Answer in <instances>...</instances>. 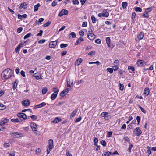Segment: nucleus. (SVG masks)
Returning a JSON list of instances; mask_svg holds the SVG:
<instances>
[{
  "label": "nucleus",
  "instance_id": "nucleus-19",
  "mask_svg": "<svg viewBox=\"0 0 156 156\" xmlns=\"http://www.w3.org/2000/svg\"><path fill=\"white\" fill-rule=\"evenodd\" d=\"M82 62V59L81 58H79L75 62V65L76 66H78L81 64Z\"/></svg>",
  "mask_w": 156,
  "mask_h": 156
},
{
  "label": "nucleus",
  "instance_id": "nucleus-51",
  "mask_svg": "<svg viewBox=\"0 0 156 156\" xmlns=\"http://www.w3.org/2000/svg\"><path fill=\"white\" fill-rule=\"evenodd\" d=\"M136 13L134 12L132 13L131 18L133 20H134L135 18Z\"/></svg>",
  "mask_w": 156,
  "mask_h": 156
},
{
  "label": "nucleus",
  "instance_id": "nucleus-41",
  "mask_svg": "<svg viewBox=\"0 0 156 156\" xmlns=\"http://www.w3.org/2000/svg\"><path fill=\"white\" fill-rule=\"evenodd\" d=\"M51 23V22L49 21H48L46 23H45V24L43 25V26L44 27H48V26H49Z\"/></svg>",
  "mask_w": 156,
  "mask_h": 156
},
{
  "label": "nucleus",
  "instance_id": "nucleus-39",
  "mask_svg": "<svg viewBox=\"0 0 156 156\" xmlns=\"http://www.w3.org/2000/svg\"><path fill=\"white\" fill-rule=\"evenodd\" d=\"M33 76L34 77H35L36 78L37 80H38L40 78L39 75H38L37 73L34 74Z\"/></svg>",
  "mask_w": 156,
  "mask_h": 156
},
{
  "label": "nucleus",
  "instance_id": "nucleus-47",
  "mask_svg": "<svg viewBox=\"0 0 156 156\" xmlns=\"http://www.w3.org/2000/svg\"><path fill=\"white\" fill-rule=\"evenodd\" d=\"M72 2L73 4L74 5H78L79 3V2L78 0H73Z\"/></svg>",
  "mask_w": 156,
  "mask_h": 156
},
{
  "label": "nucleus",
  "instance_id": "nucleus-36",
  "mask_svg": "<svg viewBox=\"0 0 156 156\" xmlns=\"http://www.w3.org/2000/svg\"><path fill=\"white\" fill-rule=\"evenodd\" d=\"M52 91L54 92V93H55V92H57L56 94H58L59 90L56 87H53L52 89Z\"/></svg>",
  "mask_w": 156,
  "mask_h": 156
},
{
  "label": "nucleus",
  "instance_id": "nucleus-18",
  "mask_svg": "<svg viewBox=\"0 0 156 156\" xmlns=\"http://www.w3.org/2000/svg\"><path fill=\"white\" fill-rule=\"evenodd\" d=\"M84 40L82 37H80L76 42L75 45H78L80 44L81 42L82 41H84Z\"/></svg>",
  "mask_w": 156,
  "mask_h": 156
},
{
  "label": "nucleus",
  "instance_id": "nucleus-26",
  "mask_svg": "<svg viewBox=\"0 0 156 156\" xmlns=\"http://www.w3.org/2000/svg\"><path fill=\"white\" fill-rule=\"evenodd\" d=\"M19 81L17 79L15 80L13 85V88L15 89L17 87Z\"/></svg>",
  "mask_w": 156,
  "mask_h": 156
},
{
  "label": "nucleus",
  "instance_id": "nucleus-13",
  "mask_svg": "<svg viewBox=\"0 0 156 156\" xmlns=\"http://www.w3.org/2000/svg\"><path fill=\"white\" fill-rule=\"evenodd\" d=\"M22 103L23 105L25 106H27L30 104V101L28 99L23 100L22 101Z\"/></svg>",
  "mask_w": 156,
  "mask_h": 156
},
{
  "label": "nucleus",
  "instance_id": "nucleus-33",
  "mask_svg": "<svg viewBox=\"0 0 156 156\" xmlns=\"http://www.w3.org/2000/svg\"><path fill=\"white\" fill-rule=\"evenodd\" d=\"M27 5V4L25 2H23L22 3L20 6V8L22 9L24 7H26Z\"/></svg>",
  "mask_w": 156,
  "mask_h": 156
},
{
  "label": "nucleus",
  "instance_id": "nucleus-15",
  "mask_svg": "<svg viewBox=\"0 0 156 156\" xmlns=\"http://www.w3.org/2000/svg\"><path fill=\"white\" fill-rule=\"evenodd\" d=\"M23 44L20 43L15 49V51L17 53H19L21 47L22 46Z\"/></svg>",
  "mask_w": 156,
  "mask_h": 156
},
{
  "label": "nucleus",
  "instance_id": "nucleus-42",
  "mask_svg": "<svg viewBox=\"0 0 156 156\" xmlns=\"http://www.w3.org/2000/svg\"><path fill=\"white\" fill-rule=\"evenodd\" d=\"M5 108V107L4 105L2 104H1L0 105V109L4 110Z\"/></svg>",
  "mask_w": 156,
  "mask_h": 156
},
{
  "label": "nucleus",
  "instance_id": "nucleus-53",
  "mask_svg": "<svg viewBox=\"0 0 156 156\" xmlns=\"http://www.w3.org/2000/svg\"><path fill=\"white\" fill-rule=\"evenodd\" d=\"M79 34L81 37L83 36L84 35V32L82 30H80L79 32Z\"/></svg>",
  "mask_w": 156,
  "mask_h": 156
},
{
  "label": "nucleus",
  "instance_id": "nucleus-30",
  "mask_svg": "<svg viewBox=\"0 0 156 156\" xmlns=\"http://www.w3.org/2000/svg\"><path fill=\"white\" fill-rule=\"evenodd\" d=\"M127 5L128 4L126 2H124L122 3V5L123 9L126 8Z\"/></svg>",
  "mask_w": 156,
  "mask_h": 156
},
{
  "label": "nucleus",
  "instance_id": "nucleus-1",
  "mask_svg": "<svg viewBox=\"0 0 156 156\" xmlns=\"http://www.w3.org/2000/svg\"><path fill=\"white\" fill-rule=\"evenodd\" d=\"M12 75V70L9 68H7L3 71L1 74V76L3 79H7L10 78Z\"/></svg>",
  "mask_w": 156,
  "mask_h": 156
},
{
  "label": "nucleus",
  "instance_id": "nucleus-52",
  "mask_svg": "<svg viewBox=\"0 0 156 156\" xmlns=\"http://www.w3.org/2000/svg\"><path fill=\"white\" fill-rule=\"evenodd\" d=\"M112 132L111 131L108 132L107 133V137H111L112 134Z\"/></svg>",
  "mask_w": 156,
  "mask_h": 156
},
{
  "label": "nucleus",
  "instance_id": "nucleus-21",
  "mask_svg": "<svg viewBox=\"0 0 156 156\" xmlns=\"http://www.w3.org/2000/svg\"><path fill=\"white\" fill-rule=\"evenodd\" d=\"M144 37V33L143 32H140L137 36V38L139 40L142 39Z\"/></svg>",
  "mask_w": 156,
  "mask_h": 156
},
{
  "label": "nucleus",
  "instance_id": "nucleus-60",
  "mask_svg": "<svg viewBox=\"0 0 156 156\" xmlns=\"http://www.w3.org/2000/svg\"><path fill=\"white\" fill-rule=\"evenodd\" d=\"M143 17L146 18H148L149 17V15L148 14V13H143L142 15Z\"/></svg>",
  "mask_w": 156,
  "mask_h": 156
},
{
  "label": "nucleus",
  "instance_id": "nucleus-2",
  "mask_svg": "<svg viewBox=\"0 0 156 156\" xmlns=\"http://www.w3.org/2000/svg\"><path fill=\"white\" fill-rule=\"evenodd\" d=\"M53 142V140L52 139H50L48 140L49 145H48V148L47 150V154H49L51 150L54 147Z\"/></svg>",
  "mask_w": 156,
  "mask_h": 156
},
{
  "label": "nucleus",
  "instance_id": "nucleus-54",
  "mask_svg": "<svg viewBox=\"0 0 156 156\" xmlns=\"http://www.w3.org/2000/svg\"><path fill=\"white\" fill-rule=\"evenodd\" d=\"M95 42L97 44H100L101 43V41L100 39H98L95 40Z\"/></svg>",
  "mask_w": 156,
  "mask_h": 156
},
{
  "label": "nucleus",
  "instance_id": "nucleus-9",
  "mask_svg": "<svg viewBox=\"0 0 156 156\" xmlns=\"http://www.w3.org/2000/svg\"><path fill=\"white\" fill-rule=\"evenodd\" d=\"M133 133H136L137 136H140L142 133V131L139 127H136L133 131Z\"/></svg>",
  "mask_w": 156,
  "mask_h": 156
},
{
  "label": "nucleus",
  "instance_id": "nucleus-34",
  "mask_svg": "<svg viewBox=\"0 0 156 156\" xmlns=\"http://www.w3.org/2000/svg\"><path fill=\"white\" fill-rule=\"evenodd\" d=\"M31 35V33H28L26 35L24 36V39H25L28 38L29 37H30Z\"/></svg>",
  "mask_w": 156,
  "mask_h": 156
},
{
  "label": "nucleus",
  "instance_id": "nucleus-32",
  "mask_svg": "<svg viewBox=\"0 0 156 156\" xmlns=\"http://www.w3.org/2000/svg\"><path fill=\"white\" fill-rule=\"evenodd\" d=\"M91 19L92 20V22L93 23H96V18L94 17V15H92L91 17Z\"/></svg>",
  "mask_w": 156,
  "mask_h": 156
},
{
  "label": "nucleus",
  "instance_id": "nucleus-49",
  "mask_svg": "<svg viewBox=\"0 0 156 156\" xmlns=\"http://www.w3.org/2000/svg\"><path fill=\"white\" fill-rule=\"evenodd\" d=\"M68 44H60V47L61 48H66L67 47Z\"/></svg>",
  "mask_w": 156,
  "mask_h": 156
},
{
  "label": "nucleus",
  "instance_id": "nucleus-56",
  "mask_svg": "<svg viewBox=\"0 0 156 156\" xmlns=\"http://www.w3.org/2000/svg\"><path fill=\"white\" fill-rule=\"evenodd\" d=\"M4 147L6 148L9 147L10 145L9 143H5L4 144Z\"/></svg>",
  "mask_w": 156,
  "mask_h": 156
},
{
  "label": "nucleus",
  "instance_id": "nucleus-46",
  "mask_svg": "<svg viewBox=\"0 0 156 156\" xmlns=\"http://www.w3.org/2000/svg\"><path fill=\"white\" fill-rule=\"evenodd\" d=\"M107 70L110 73H112L113 72V69L112 68H108L107 69Z\"/></svg>",
  "mask_w": 156,
  "mask_h": 156
},
{
  "label": "nucleus",
  "instance_id": "nucleus-23",
  "mask_svg": "<svg viewBox=\"0 0 156 156\" xmlns=\"http://www.w3.org/2000/svg\"><path fill=\"white\" fill-rule=\"evenodd\" d=\"M107 44L108 47H110V43L111 42L110 38L109 37H107L106 39Z\"/></svg>",
  "mask_w": 156,
  "mask_h": 156
},
{
  "label": "nucleus",
  "instance_id": "nucleus-28",
  "mask_svg": "<svg viewBox=\"0 0 156 156\" xmlns=\"http://www.w3.org/2000/svg\"><path fill=\"white\" fill-rule=\"evenodd\" d=\"M41 6L40 3H37L34 6V11H37L38 10V8Z\"/></svg>",
  "mask_w": 156,
  "mask_h": 156
},
{
  "label": "nucleus",
  "instance_id": "nucleus-4",
  "mask_svg": "<svg viewBox=\"0 0 156 156\" xmlns=\"http://www.w3.org/2000/svg\"><path fill=\"white\" fill-rule=\"evenodd\" d=\"M109 13L106 9H104L103 10L102 13L98 14V16L99 17L103 16L105 17H107L109 16Z\"/></svg>",
  "mask_w": 156,
  "mask_h": 156
},
{
  "label": "nucleus",
  "instance_id": "nucleus-14",
  "mask_svg": "<svg viewBox=\"0 0 156 156\" xmlns=\"http://www.w3.org/2000/svg\"><path fill=\"white\" fill-rule=\"evenodd\" d=\"M12 134L13 136L16 137H19L22 136V133L18 132H14L13 133H12Z\"/></svg>",
  "mask_w": 156,
  "mask_h": 156
},
{
  "label": "nucleus",
  "instance_id": "nucleus-40",
  "mask_svg": "<svg viewBox=\"0 0 156 156\" xmlns=\"http://www.w3.org/2000/svg\"><path fill=\"white\" fill-rule=\"evenodd\" d=\"M47 91V89L46 87H44L42 90V92L43 94H45Z\"/></svg>",
  "mask_w": 156,
  "mask_h": 156
},
{
  "label": "nucleus",
  "instance_id": "nucleus-27",
  "mask_svg": "<svg viewBox=\"0 0 156 156\" xmlns=\"http://www.w3.org/2000/svg\"><path fill=\"white\" fill-rule=\"evenodd\" d=\"M77 111V109H75L74 111H73L70 116V118H73L74 116Z\"/></svg>",
  "mask_w": 156,
  "mask_h": 156
},
{
  "label": "nucleus",
  "instance_id": "nucleus-22",
  "mask_svg": "<svg viewBox=\"0 0 156 156\" xmlns=\"http://www.w3.org/2000/svg\"><path fill=\"white\" fill-rule=\"evenodd\" d=\"M149 92V89L148 88H146L144 90V94L145 95V96H147L148 95Z\"/></svg>",
  "mask_w": 156,
  "mask_h": 156
},
{
  "label": "nucleus",
  "instance_id": "nucleus-7",
  "mask_svg": "<svg viewBox=\"0 0 156 156\" xmlns=\"http://www.w3.org/2000/svg\"><path fill=\"white\" fill-rule=\"evenodd\" d=\"M68 13V10L65 9H63L60 12L58 16L59 17H61L63 15H67Z\"/></svg>",
  "mask_w": 156,
  "mask_h": 156
},
{
  "label": "nucleus",
  "instance_id": "nucleus-57",
  "mask_svg": "<svg viewBox=\"0 0 156 156\" xmlns=\"http://www.w3.org/2000/svg\"><path fill=\"white\" fill-rule=\"evenodd\" d=\"M43 31L42 30L40 31L37 34V36H41L42 34Z\"/></svg>",
  "mask_w": 156,
  "mask_h": 156
},
{
  "label": "nucleus",
  "instance_id": "nucleus-25",
  "mask_svg": "<svg viewBox=\"0 0 156 156\" xmlns=\"http://www.w3.org/2000/svg\"><path fill=\"white\" fill-rule=\"evenodd\" d=\"M111 155H112V153L108 151L105 152L102 154L103 156H110Z\"/></svg>",
  "mask_w": 156,
  "mask_h": 156
},
{
  "label": "nucleus",
  "instance_id": "nucleus-11",
  "mask_svg": "<svg viewBox=\"0 0 156 156\" xmlns=\"http://www.w3.org/2000/svg\"><path fill=\"white\" fill-rule=\"evenodd\" d=\"M17 116L20 118H23L24 120L27 119V116L26 114L23 113H18L17 114Z\"/></svg>",
  "mask_w": 156,
  "mask_h": 156
},
{
  "label": "nucleus",
  "instance_id": "nucleus-38",
  "mask_svg": "<svg viewBox=\"0 0 156 156\" xmlns=\"http://www.w3.org/2000/svg\"><path fill=\"white\" fill-rule=\"evenodd\" d=\"M128 69L131 70L132 72L134 73L135 69L134 67L132 66H129L128 67Z\"/></svg>",
  "mask_w": 156,
  "mask_h": 156
},
{
  "label": "nucleus",
  "instance_id": "nucleus-61",
  "mask_svg": "<svg viewBox=\"0 0 156 156\" xmlns=\"http://www.w3.org/2000/svg\"><path fill=\"white\" fill-rule=\"evenodd\" d=\"M57 4V2L55 1H53L51 4L52 6L54 7Z\"/></svg>",
  "mask_w": 156,
  "mask_h": 156
},
{
  "label": "nucleus",
  "instance_id": "nucleus-37",
  "mask_svg": "<svg viewBox=\"0 0 156 156\" xmlns=\"http://www.w3.org/2000/svg\"><path fill=\"white\" fill-rule=\"evenodd\" d=\"M30 117L33 121L36 120L37 118V116L35 115H32L30 116Z\"/></svg>",
  "mask_w": 156,
  "mask_h": 156
},
{
  "label": "nucleus",
  "instance_id": "nucleus-48",
  "mask_svg": "<svg viewBox=\"0 0 156 156\" xmlns=\"http://www.w3.org/2000/svg\"><path fill=\"white\" fill-rule=\"evenodd\" d=\"M70 35H71L73 38H75L76 37V34L74 32L71 33L69 35V36Z\"/></svg>",
  "mask_w": 156,
  "mask_h": 156
},
{
  "label": "nucleus",
  "instance_id": "nucleus-29",
  "mask_svg": "<svg viewBox=\"0 0 156 156\" xmlns=\"http://www.w3.org/2000/svg\"><path fill=\"white\" fill-rule=\"evenodd\" d=\"M101 115L103 117L107 118L108 117V113L107 112H103L101 113Z\"/></svg>",
  "mask_w": 156,
  "mask_h": 156
},
{
  "label": "nucleus",
  "instance_id": "nucleus-50",
  "mask_svg": "<svg viewBox=\"0 0 156 156\" xmlns=\"http://www.w3.org/2000/svg\"><path fill=\"white\" fill-rule=\"evenodd\" d=\"M95 53V52L94 51H92L90 52L88 54V55H94Z\"/></svg>",
  "mask_w": 156,
  "mask_h": 156
},
{
  "label": "nucleus",
  "instance_id": "nucleus-44",
  "mask_svg": "<svg viewBox=\"0 0 156 156\" xmlns=\"http://www.w3.org/2000/svg\"><path fill=\"white\" fill-rule=\"evenodd\" d=\"M119 86V89L121 90H123L124 89V85L123 84L120 83Z\"/></svg>",
  "mask_w": 156,
  "mask_h": 156
},
{
  "label": "nucleus",
  "instance_id": "nucleus-6",
  "mask_svg": "<svg viewBox=\"0 0 156 156\" xmlns=\"http://www.w3.org/2000/svg\"><path fill=\"white\" fill-rule=\"evenodd\" d=\"M137 64L138 66L143 67L145 66L146 64V62L143 60H139L137 62Z\"/></svg>",
  "mask_w": 156,
  "mask_h": 156
},
{
  "label": "nucleus",
  "instance_id": "nucleus-12",
  "mask_svg": "<svg viewBox=\"0 0 156 156\" xmlns=\"http://www.w3.org/2000/svg\"><path fill=\"white\" fill-rule=\"evenodd\" d=\"M46 105V103L44 102H43L40 104L37 105L34 108V109H36L37 108H40L45 106Z\"/></svg>",
  "mask_w": 156,
  "mask_h": 156
},
{
  "label": "nucleus",
  "instance_id": "nucleus-24",
  "mask_svg": "<svg viewBox=\"0 0 156 156\" xmlns=\"http://www.w3.org/2000/svg\"><path fill=\"white\" fill-rule=\"evenodd\" d=\"M27 15L26 14H24L23 15L19 14L18 16V18L20 19L22 18H27Z\"/></svg>",
  "mask_w": 156,
  "mask_h": 156
},
{
  "label": "nucleus",
  "instance_id": "nucleus-31",
  "mask_svg": "<svg viewBox=\"0 0 156 156\" xmlns=\"http://www.w3.org/2000/svg\"><path fill=\"white\" fill-rule=\"evenodd\" d=\"M152 10V9L151 7L148 8L146 9L145 12L146 13H148Z\"/></svg>",
  "mask_w": 156,
  "mask_h": 156
},
{
  "label": "nucleus",
  "instance_id": "nucleus-43",
  "mask_svg": "<svg viewBox=\"0 0 156 156\" xmlns=\"http://www.w3.org/2000/svg\"><path fill=\"white\" fill-rule=\"evenodd\" d=\"M133 147V145L132 144H131L129 146V147L128 150V151L130 153L131 152V149Z\"/></svg>",
  "mask_w": 156,
  "mask_h": 156
},
{
  "label": "nucleus",
  "instance_id": "nucleus-64",
  "mask_svg": "<svg viewBox=\"0 0 156 156\" xmlns=\"http://www.w3.org/2000/svg\"><path fill=\"white\" fill-rule=\"evenodd\" d=\"M119 60H115L114 62V65H115V66H117L118 64V63L119 62Z\"/></svg>",
  "mask_w": 156,
  "mask_h": 156
},
{
  "label": "nucleus",
  "instance_id": "nucleus-63",
  "mask_svg": "<svg viewBox=\"0 0 156 156\" xmlns=\"http://www.w3.org/2000/svg\"><path fill=\"white\" fill-rule=\"evenodd\" d=\"M45 42V40L44 39H42L39 40L38 41V43L39 44H42L44 43Z\"/></svg>",
  "mask_w": 156,
  "mask_h": 156
},
{
  "label": "nucleus",
  "instance_id": "nucleus-8",
  "mask_svg": "<svg viewBox=\"0 0 156 156\" xmlns=\"http://www.w3.org/2000/svg\"><path fill=\"white\" fill-rule=\"evenodd\" d=\"M57 40L50 42L49 44V47L51 48H55L57 44Z\"/></svg>",
  "mask_w": 156,
  "mask_h": 156
},
{
  "label": "nucleus",
  "instance_id": "nucleus-16",
  "mask_svg": "<svg viewBox=\"0 0 156 156\" xmlns=\"http://www.w3.org/2000/svg\"><path fill=\"white\" fill-rule=\"evenodd\" d=\"M11 121L14 123H18L19 122H23V120H21V119H11Z\"/></svg>",
  "mask_w": 156,
  "mask_h": 156
},
{
  "label": "nucleus",
  "instance_id": "nucleus-35",
  "mask_svg": "<svg viewBox=\"0 0 156 156\" xmlns=\"http://www.w3.org/2000/svg\"><path fill=\"white\" fill-rule=\"evenodd\" d=\"M135 10L136 12H141L142 11V8L139 7H136L135 8Z\"/></svg>",
  "mask_w": 156,
  "mask_h": 156
},
{
  "label": "nucleus",
  "instance_id": "nucleus-62",
  "mask_svg": "<svg viewBox=\"0 0 156 156\" xmlns=\"http://www.w3.org/2000/svg\"><path fill=\"white\" fill-rule=\"evenodd\" d=\"M10 156H15V154L14 151H11L9 153Z\"/></svg>",
  "mask_w": 156,
  "mask_h": 156
},
{
  "label": "nucleus",
  "instance_id": "nucleus-17",
  "mask_svg": "<svg viewBox=\"0 0 156 156\" xmlns=\"http://www.w3.org/2000/svg\"><path fill=\"white\" fill-rule=\"evenodd\" d=\"M61 119L59 117H57L55 118L54 120L51 121V123L55 124L61 121Z\"/></svg>",
  "mask_w": 156,
  "mask_h": 156
},
{
  "label": "nucleus",
  "instance_id": "nucleus-3",
  "mask_svg": "<svg viewBox=\"0 0 156 156\" xmlns=\"http://www.w3.org/2000/svg\"><path fill=\"white\" fill-rule=\"evenodd\" d=\"M87 37L90 40H93L95 37V35L93 33L91 29H90L87 33Z\"/></svg>",
  "mask_w": 156,
  "mask_h": 156
},
{
  "label": "nucleus",
  "instance_id": "nucleus-10",
  "mask_svg": "<svg viewBox=\"0 0 156 156\" xmlns=\"http://www.w3.org/2000/svg\"><path fill=\"white\" fill-rule=\"evenodd\" d=\"M30 126L33 131H36L37 130V127L36 124L34 122H31L30 124Z\"/></svg>",
  "mask_w": 156,
  "mask_h": 156
},
{
  "label": "nucleus",
  "instance_id": "nucleus-58",
  "mask_svg": "<svg viewBox=\"0 0 156 156\" xmlns=\"http://www.w3.org/2000/svg\"><path fill=\"white\" fill-rule=\"evenodd\" d=\"M81 117L80 116L78 118H77L76 120H75V122L77 123L79 122L81 120Z\"/></svg>",
  "mask_w": 156,
  "mask_h": 156
},
{
  "label": "nucleus",
  "instance_id": "nucleus-45",
  "mask_svg": "<svg viewBox=\"0 0 156 156\" xmlns=\"http://www.w3.org/2000/svg\"><path fill=\"white\" fill-rule=\"evenodd\" d=\"M100 143L104 147L106 145V142L104 140L101 141H100Z\"/></svg>",
  "mask_w": 156,
  "mask_h": 156
},
{
  "label": "nucleus",
  "instance_id": "nucleus-59",
  "mask_svg": "<svg viewBox=\"0 0 156 156\" xmlns=\"http://www.w3.org/2000/svg\"><path fill=\"white\" fill-rule=\"evenodd\" d=\"M136 119L137 120V123H138V124L139 125V123H140V116H137L136 117Z\"/></svg>",
  "mask_w": 156,
  "mask_h": 156
},
{
  "label": "nucleus",
  "instance_id": "nucleus-55",
  "mask_svg": "<svg viewBox=\"0 0 156 156\" xmlns=\"http://www.w3.org/2000/svg\"><path fill=\"white\" fill-rule=\"evenodd\" d=\"M71 89V88L69 87H67L66 89H65L64 90V91L65 93H67Z\"/></svg>",
  "mask_w": 156,
  "mask_h": 156
},
{
  "label": "nucleus",
  "instance_id": "nucleus-5",
  "mask_svg": "<svg viewBox=\"0 0 156 156\" xmlns=\"http://www.w3.org/2000/svg\"><path fill=\"white\" fill-rule=\"evenodd\" d=\"M9 119L7 118H2L1 119L0 122V125L2 126L5 125L6 123L9 122Z\"/></svg>",
  "mask_w": 156,
  "mask_h": 156
},
{
  "label": "nucleus",
  "instance_id": "nucleus-20",
  "mask_svg": "<svg viewBox=\"0 0 156 156\" xmlns=\"http://www.w3.org/2000/svg\"><path fill=\"white\" fill-rule=\"evenodd\" d=\"M57 93V92H55V93H53L52 94L51 96V100H54L56 98L58 94H56Z\"/></svg>",
  "mask_w": 156,
  "mask_h": 156
}]
</instances>
